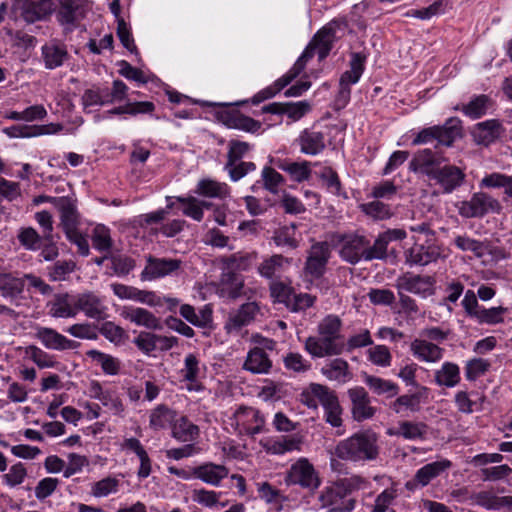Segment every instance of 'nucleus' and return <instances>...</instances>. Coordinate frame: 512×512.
I'll return each mask as SVG.
<instances>
[{
  "mask_svg": "<svg viewBox=\"0 0 512 512\" xmlns=\"http://www.w3.org/2000/svg\"><path fill=\"white\" fill-rule=\"evenodd\" d=\"M380 451L378 434L372 429H365L339 441L333 455L347 462L366 463L376 461Z\"/></svg>",
  "mask_w": 512,
  "mask_h": 512,
  "instance_id": "f257e3e1",
  "label": "nucleus"
},
{
  "mask_svg": "<svg viewBox=\"0 0 512 512\" xmlns=\"http://www.w3.org/2000/svg\"><path fill=\"white\" fill-rule=\"evenodd\" d=\"M342 326V320L338 315L325 316L317 326L319 337H308L305 341V350L316 358L340 355L344 350Z\"/></svg>",
  "mask_w": 512,
  "mask_h": 512,
  "instance_id": "f03ea898",
  "label": "nucleus"
},
{
  "mask_svg": "<svg viewBox=\"0 0 512 512\" xmlns=\"http://www.w3.org/2000/svg\"><path fill=\"white\" fill-rule=\"evenodd\" d=\"M461 121L451 117L443 125H434L422 129L412 140V145L428 144L437 141L438 146L450 147L461 136Z\"/></svg>",
  "mask_w": 512,
  "mask_h": 512,
  "instance_id": "7ed1b4c3",
  "label": "nucleus"
},
{
  "mask_svg": "<svg viewBox=\"0 0 512 512\" xmlns=\"http://www.w3.org/2000/svg\"><path fill=\"white\" fill-rule=\"evenodd\" d=\"M228 423L238 435L254 437L265 432L266 420L257 408L242 405L235 409Z\"/></svg>",
  "mask_w": 512,
  "mask_h": 512,
  "instance_id": "20e7f679",
  "label": "nucleus"
},
{
  "mask_svg": "<svg viewBox=\"0 0 512 512\" xmlns=\"http://www.w3.org/2000/svg\"><path fill=\"white\" fill-rule=\"evenodd\" d=\"M89 9L87 0H58L55 17L65 33L74 31L85 18Z\"/></svg>",
  "mask_w": 512,
  "mask_h": 512,
  "instance_id": "39448f33",
  "label": "nucleus"
},
{
  "mask_svg": "<svg viewBox=\"0 0 512 512\" xmlns=\"http://www.w3.org/2000/svg\"><path fill=\"white\" fill-rule=\"evenodd\" d=\"M458 213L464 218H482L489 213H500V202L485 192H476L470 199L456 205Z\"/></svg>",
  "mask_w": 512,
  "mask_h": 512,
  "instance_id": "423d86ee",
  "label": "nucleus"
},
{
  "mask_svg": "<svg viewBox=\"0 0 512 512\" xmlns=\"http://www.w3.org/2000/svg\"><path fill=\"white\" fill-rule=\"evenodd\" d=\"M145 260L146 265L140 274L142 281L177 275L183 266V261L178 258H158L149 254L145 256Z\"/></svg>",
  "mask_w": 512,
  "mask_h": 512,
  "instance_id": "0eeeda50",
  "label": "nucleus"
},
{
  "mask_svg": "<svg viewBox=\"0 0 512 512\" xmlns=\"http://www.w3.org/2000/svg\"><path fill=\"white\" fill-rule=\"evenodd\" d=\"M436 280L430 275L412 274L407 272L397 277L395 287L397 291L413 293L421 298L435 294Z\"/></svg>",
  "mask_w": 512,
  "mask_h": 512,
  "instance_id": "6e6552de",
  "label": "nucleus"
},
{
  "mask_svg": "<svg viewBox=\"0 0 512 512\" xmlns=\"http://www.w3.org/2000/svg\"><path fill=\"white\" fill-rule=\"evenodd\" d=\"M405 263L409 266H426L436 262L441 256V249L432 239L420 243L419 239L405 251Z\"/></svg>",
  "mask_w": 512,
  "mask_h": 512,
  "instance_id": "1a4fd4ad",
  "label": "nucleus"
},
{
  "mask_svg": "<svg viewBox=\"0 0 512 512\" xmlns=\"http://www.w3.org/2000/svg\"><path fill=\"white\" fill-rule=\"evenodd\" d=\"M331 256L330 246L327 242H316L308 250L304 265L306 275L314 279L322 277Z\"/></svg>",
  "mask_w": 512,
  "mask_h": 512,
  "instance_id": "9d476101",
  "label": "nucleus"
},
{
  "mask_svg": "<svg viewBox=\"0 0 512 512\" xmlns=\"http://www.w3.org/2000/svg\"><path fill=\"white\" fill-rule=\"evenodd\" d=\"M311 391L323 406L326 421L333 427H339L342 424V409L334 392L321 384H311Z\"/></svg>",
  "mask_w": 512,
  "mask_h": 512,
  "instance_id": "9b49d317",
  "label": "nucleus"
},
{
  "mask_svg": "<svg viewBox=\"0 0 512 512\" xmlns=\"http://www.w3.org/2000/svg\"><path fill=\"white\" fill-rule=\"evenodd\" d=\"M319 502L326 512H349L355 508V499L347 498L340 486L335 482L321 491Z\"/></svg>",
  "mask_w": 512,
  "mask_h": 512,
  "instance_id": "f8f14e48",
  "label": "nucleus"
},
{
  "mask_svg": "<svg viewBox=\"0 0 512 512\" xmlns=\"http://www.w3.org/2000/svg\"><path fill=\"white\" fill-rule=\"evenodd\" d=\"M339 255L345 262L355 265L361 260L365 261L368 248V238L360 234H347L341 238Z\"/></svg>",
  "mask_w": 512,
  "mask_h": 512,
  "instance_id": "ddd939ff",
  "label": "nucleus"
},
{
  "mask_svg": "<svg viewBox=\"0 0 512 512\" xmlns=\"http://www.w3.org/2000/svg\"><path fill=\"white\" fill-rule=\"evenodd\" d=\"M352 418L357 422L372 419L377 409L371 405V398L364 387L356 386L348 390Z\"/></svg>",
  "mask_w": 512,
  "mask_h": 512,
  "instance_id": "4468645a",
  "label": "nucleus"
},
{
  "mask_svg": "<svg viewBox=\"0 0 512 512\" xmlns=\"http://www.w3.org/2000/svg\"><path fill=\"white\" fill-rule=\"evenodd\" d=\"M75 305L77 313L81 311L90 319L104 320L107 318L108 308L104 298L94 292H84L75 296Z\"/></svg>",
  "mask_w": 512,
  "mask_h": 512,
  "instance_id": "2eb2a0df",
  "label": "nucleus"
},
{
  "mask_svg": "<svg viewBox=\"0 0 512 512\" xmlns=\"http://www.w3.org/2000/svg\"><path fill=\"white\" fill-rule=\"evenodd\" d=\"M431 180L442 188L443 193L450 194L463 184L465 173L458 166L445 161L437 169Z\"/></svg>",
  "mask_w": 512,
  "mask_h": 512,
  "instance_id": "dca6fc26",
  "label": "nucleus"
},
{
  "mask_svg": "<svg viewBox=\"0 0 512 512\" xmlns=\"http://www.w3.org/2000/svg\"><path fill=\"white\" fill-rule=\"evenodd\" d=\"M51 203L60 212L59 226L64 234L76 230L80 225V215L77 211L76 200L70 197L51 198Z\"/></svg>",
  "mask_w": 512,
  "mask_h": 512,
  "instance_id": "f3484780",
  "label": "nucleus"
},
{
  "mask_svg": "<svg viewBox=\"0 0 512 512\" xmlns=\"http://www.w3.org/2000/svg\"><path fill=\"white\" fill-rule=\"evenodd\" d=\"M443 162H445L444 158L439 157L431 149L426 148L414 154L409 162V170L425 175L431 180Z\"/></svg>",
  "mask_w": 512,
  "mask_h": 512,
  "instance_id": "a211bd4d",
  "label": "nucleus"
},
{
  "mask_svg": "<svg viewBox=\"0 0 512 512\" xmlns=\"http://www.w3.org/2000/svg\"><path fill=\"white\" fill-rule=\"evenodd\" d=\"M286 482L306 488H316L319 485L314 467L306 458L299 459L291 466L286 476Z\"/></svg>",
  "mask_w": 512,
  "mask_h": 512,
  "instance_id": "6ab92c4d",
  "label": "nucleus"
},
{
  "mask_svg": "<svg viewBox=\"0 0 512 512\" xmlns=\"http://www.w3.org/2000/svg\"><path fill=\"white\" fill-rule=\"evenodd\" d=\"M63 130L60 123L45 125H13L3 129V132L10 138H32L41 135H51Z\"/></svg>",
  "mask_w": 512,
  "mask_h": 512,
  "instance_id": "aec40b11",
  "label": "nucleus"
},
{
  "mask_svg": "<svg viewBox=\"0 0 512 512\" xmlns=\"http://www.w3.org/2000/svg\"><path fill=\"white\" fill-rule=\"evenodd\" d=\"M21 17L27 23L46 20L55 10L52 0H24L21 4Z\"/></svg>",
  "mask_w": 512,
  "mask_h": 512,
  "instance_id": "412c9836",
  "label": "nucleus"
},
{
  "mask_svg": "<svg viewBox=\"0 0 512 512\" xmlns=\"http://www.w3.org/2000/svg\"><path fill=\"white\" fill-rule=\"evenodd\" d=\"M35 337L43 344L45 348L50 350H73L80 345L78 342L70 340L64 335L60 334L55 329L48 327H38L36 329Z\"/></svg>",
  "mask_w": 512,
  "mask_h": 512,
  "instance_id": "4be33fe9",
  "label": "nucleus"
},
{
  "mask_svg": "<svg viewBox=\"0 0 512 512\" xmlns=\"http://www.w3.org/2000/svg\"><path fill=\"white\" fill-rule=\"evenodd\" d=\"M410 352L420 362L434 364L443 359L445 349L426 339L416 338L410 343Z\"/></svg>",
  "mask_w": 512,
  "mask_h": 512,
  "instance_id": "5701e85b",
  "label": "nucleus"
},
{
  "mask_svg": "<svg viewBox=\"0 0 512 512\" xmlns=\"http://www.w3.org/2000/svg\"><path fill=\"white\" fill-rule=\"evenodd\" d=\"M67 46L59 40H51L41 47V59L46 69L61 67L69 59Z\"/></svg>",
  "mask_w": 512,
  "mask_h": 512,
  "instance_id": "b1692460",
  "label": "nucleus"
},
{
  "mask_svg": "<svg viewBox=\"0 0 512 512\" xmlns=\"http://www.w3.org/2000/svg\"><path fill=\"white\" fill-rule=\"evenodd\" d=\"M259 311V306L256 302H247L240 306V308L231 314L225 323V330L228 334L238 333L244 327L249 325L255 318Z\"/></svg>",
  "mask_w": 512,
  "mask_h": 512,
  "instance_id": "393cba45",
  "label": "nucleus"
},
{
  "mask_svg": "<svg viewBox=\"0 0 512 512\" xmlns=\"http://www.w3.org/2000/svg\"><path fill=\"white\" fill-rule=\"evenodd\" d=\"M120 315L137 326H143L152 330H159L162 328L160 319L152 312L141 307L124 306Z\"/></svg>",
  "mask_w": 512,
  "mask_h": 512,
  "instance_id": "a878e982",
  "label": "nucleus"
},
{
  "mask_svg": "<svg viewBox=\"0 0 512 512\" xmlns=\"http://www.w3.org/2000/svg\"><path fill=\"white\" fill-rule=\"evenodd\" d=\"M428 426L423 422L400 421L397 426L388 428L386 434L392 437H401L405 440H423L426 437Z\"/></svg>",
  "mask_w": 512,
  "mask_h": 512,
  "instance_id": "bb28decb",
  "label": "nucleus"
},
{
  "mask_svg": "<svg viewBox=\"0 0 512 512\" xmlns=\"http://www.w3.org/2000/svg\"><path fill=\"white\" fill-rule=\"evenodd\" d=\"M258 259L256 251H238L220 258L222 268L235 273L250 270Z\"/></svg>",
  "mask_w": 512,
  "mask_h": 512,
  "instance_id": "cd10ccee",
  "label": "nucleus"
},
{
  "mask_svg": "<svg viewBox=\"0 0 512 512\" xmlns=\"http://www.w3.org/2000/svg\"><path fill=\"white\" fill-rule=\"evenodd\" d=\"M192 474L207 484L219 486L220 482L228 476L229 470L224 465L208 462L192 468Z\"/></svg>",
  "mask_w": 512,
  "mask_h": 512,
  "instance_id": "c85d7f7f",
  "label": "nucleus"
},
{
  "mask_svg": "<svg viewBox=\"0 0 512 512\" xmlns=\"http://www.w3.org/2000/svg\"><path fill=\"white\" fill-rule=\"evenodd\" d=\"M220 287L222 295L232 300L246 295L243 277L238 273L224 268H222L220 276Z\"/></svg>",
  "mask_w": 512,
  "mask_h": 512,
  "instance_id": "c756f323",
  "label": "nucleus"
},
{
  "mask_svg": "<svg viewBox=\"0 0 512 512\" xmlns=\"http://www.w3.org/2000/svg\"><path fill=\"white\" fill-rule=\"evenodd\" d=\"M300 151L306 155H317L321 153L325 147V136L322 132L305 129L297 138Z\"/></svg>",
  "mask_w": 512,
  "mask_h": 512,
  "instance_id": "7c9ffc66",
  "label": "nucleus"
},
{
  "mask_svg": "<svg viewBox=\"0 0 512 512\" xmlns=\"http://www.w3.org/2000/svg\"><path fill=\"white\" fill-rule=\"evenodd\" d=\"M123 451L133 452L137 455L140 461V467L138 470L139 478H147L151 474V459L146 452L141 442L134 437L125 438L120 445Z\"/></svg>",
  "mask_w": 512,
  "mask_h": 512,
  "instance_id": "2f4dec72",
  "label": "nucleus"
},
{
  "mask_svg": "<svg viewBox=\"0 0 512 512\" xmlns=\"http://www.w3.org/2000/svg\"><path fill=\"white\" fill-rule=\"evenodd\" d=\"M221 119L229 128L239 129L250 133H255L261 128V123L259 121L246 116L237 110L222 113Z\"/></svg>",
  "mask_w": 512,
  "mask_h": 512,
  "instance_id": "473e14b6",
  "label": "nucleus"
},
{
  "mask_svg": "<svg viewBox=\"0 0 512 512\" xmlns=\"http://www.w3.org/2000/svg\"><path fill=\"white\" fill-rule=\"evenodd\" d=\"M272 367V361L262 348L254 347L251 349L243 364V369L253 374H266Z\"/></svg>",
  "mask_w": 512,
  "mask_h": 512,
  "instance_id": "72a5a7b5",
  "label": "nucleus"
},
{
  "mask_svg": "<svg viewBox=\"0 0 512 512\" xmlns=\"http://www.w3.org/2000/svg\"><path fill=\"white\" fill-rule=\"evenodd\" d=\"M451 466L452 463L448 459L428 463L416 471L414 481L420 486L425 487Z\"/></svg>",
  "mask_w": 512,
  "mask_h": 512,
  "instance_id": "f704fd0d",
  "label": "nucleus"
},
{
  "mask_svg": "<svg viewBox=\"0 0 512 512\" xmlns=\"http://www.w3.org/2000/svg\"><path fill=\"white\" fill-rule=\"evenodd\" d=\"M277 168L287 172L291 179L296 182L308 180L311 176L310 163L308 161L292 162L288 159H271Z\"/></svg>",
  "mask_w": 512,
  "mask_h": 512,
  "instance_id": "c9c22d12",
  "label": "nucleus"
},
{
  "mask_svg": "<svg viewBox=\"0 0 512 512\" xmlns=\"http://www.w3.org/2000/svg\"><path fill=\"white\" fill-rule=\"evenodd\" d=\"M362 379L366 386L375 395L392 398L399 393V386L391 380L383 379L368 373H363Z\"/></svg>",
  "mask_w": 512,
  "mask_h": 512,
  "instance_id": "e433bc0d",
  "label": "nucleus"
},
{
  "mask_svg": "<svg viewBox=\"0 0 512 512\" xmlns=\"http://www.w3.org/2000/svg\"><path fill=\"white\" fill-rule=\"evenodd\" d=\"M321 373L329 380L340 384L348 382L352 378L349 364L342 358H335L321 368Z\"/></svg>",
  "mask_w": 512,
  "mask_h": 512,
  "instance_id": "4c0bfd02",
  "label": "nucleus"
},
{
  "mask_svg": "<svg viewBox=\"0 0 512 512\" xmlns=\"http://www.w3.org/2000/svg\"><path fill=\"white\" fill-rule=\"evenodd\" d=\"M49 315L54 318H74L77 315L75 298L68 294H59L49 304Z\"/></svg>",
  "mask_w": 512,
  "mask_h": 512,
  "instance_id": "58836bf2",
  "label": "nucleus"
},
{
  "mask_svg": "<svg viewBox=\"0 0 512 512\" xmlns=\"http://www.w3.org/2000/svg\"><path fill=\"white\" fill-rule=\"evenodd\" d=\"M24 279L0 269V293L11 301L19 298L24 291Z\"/></svg>",
  "mask_w": 512,
  "mask_h": 512,
  "instance_id": "ea45409f",
  "label": "nucleus"
},
{
  "mask_svg": "<svg viewBox=\"0 0 512 512\" xmlns=\"http://www.w3.org/2000/svg\"><path fill=\"white\" fill-rule=\"evenodd\" d=\"M460 380V368L453 362H444L434 372V381L440 387L453 388L460 383Z\"/></svg>",
  "mask_w": 512,
  "mask_h": 512,
  "instance_id": "a19ab883",
  "label": "nucleus"
},
{
  "mask_svg": "<svg viewBox=\"0 0 512 512\" xmlns=\"http://www.w3.org/2000/svg\"><path fill=\"white\" fill-rule=\"evenodd\" d=\"M291 260L280 254L272 255L264 259L258 266V273L267 279H272L281 272L285 266H288Z\"/></svg>",
  "mask_w": 512,
  "mask_h": 512,
  "instance_id": "79ce46f5",
  "label": "nucleus"
},
{
  "mask_svg": "<svg viewBox=\"0 0 512 512\" xmlns=\"http://www.w3.org/2000/svg\"><path fill=\"white\" fill-rule=\"evenodd\" d=\"M181 316L196 327H207L212 322V309L206 305L198 313L189 304L180 307Z\"/></svg>",
  "mask_w": 512,
  "mask_h": 512,
  "instance_id": "37998d69",
  "label": "nucleus"
},
{
  "mask_svg": "<svg viewBox=\"0 0 512 512\" xmlns=\"http://www.w3.org/2000/svg\"><path fill=\"white\" fill-rule=\"evenodd\" d=\"M172 436L181 442H190L199 436V428L190 422L187 417L182 416L174 420Z\"/></svg>",
  "mask_w": 512,
  "mask_h": 512,
  "instance_id": "c03bdc74",
  "label": "nucleus"
},
{
  "mask_svg": "<svg viewBox=\"0 0 512 512\" xmlns=\"http://www.w3.org/2000/svg\"><path fill=\"white\" fill-rule=\"evenodd\" d=\"M501 124L497 120H487L476 125L474 137L480 144L488 145L499 137Z\"/></svg>",
  "mask_w": 512,
  "mask_h": 512,
  "instance_id": "a18cd8bd",
  "label": "nucleus"
},
{
  "mask_svg": "<svg viewBox=\"0 0 512 512\" xmlns=\"http://www.w3.org/2000/svg\"><path fill=\"white\" fill-rule=\"evenodd\" d=\"M481 188H503L507 199L512 198V176L493 172L485 175L479 182Z\"/></svg>",
  "mask_w": 512,
  "mask_h": 512,
  "instance_id": "49530a36",
  "label": "nucleus"
},
{
  "mask_svg": "<svg viewBox=\"0 0 512 512\" xmlns=\"http://www.w3.org/2000/svg\"><path fill=\"white\" fill-rule=\"evenodd\" d=\"M334 38L335 31L331 25L320 29L312 38L311 42L316 46L320 60H323L329 54Z\"/></svg>",
  "mask_w": 512,
  "mask_h": 512,
  "instance_id": "de8ad7c7",
  "label": "nucleus"
},
{
  "mask_svg": "<svg viewBox=\"0 0 512 512\" xmlns=\"http://www.w3.org/2000/svg\"><path fill=\"white\" fill-rule=\"evenodd\" d=\"M195 193L210 198H224L229 194V187L211 179H202L198 182Z\"/></svg>",
  "mask_w": 512,
  "mask_h": 512,
  "instance_id": "09e8293b",
  "label": "nucleus"
},
{
  "mask_svg": "<svg viewBox=\"0 0 512 512\" xmlns=\"http://www.w3.org/2000/svg\"><path fill=\"white\" fill-rule=\"evenodd\" d=\"M86 355L99 363L105 374L117 375L119 373L121 362L118 358L95 349L87 351Z\"/></svg>",
  "mask_w": 512,
  "mask_h": 512,
  "instance_id": "8fccbe9b",
  "label": "nucleus"
},
{
  "mask_svg": "<svg viewBox=\"0 0 512 512\" xmlns=\"http://www.w3.org/2000/svg\"><path fill=\"white\" fill-rule=\"evenodd\" d=\"M175 412L167 406L161 404L154 408L149 417L150 427L154 430H160L168 427L175 420Z\"/></svg>",
  "mask_w": 512,
  "mask_h": 512,
  "instance_id": "3c124183",
  "label": "nucleus"
},
{
  "mask_svg": "<svg viewBox=\"0 0 512 512\" xmlns=\"http://www.w3.org/2000/svg\"><path fill=\"white\" fill-rule=\"evenodd\" d=\"M454 245L463 252H472L475 257L481 258L487 251V245L467 234L457 235L453 241Z\"/></svg>",
  "mask_w": 512,
  "mask_h": 512,
  "instance_id": "603ef678",
  "label": "nucleus"
},
{
  "mask_svg": "<svg viewBox=\"0 0 512 512\" xmlns=\"http://www.w3.org/2000/svg\"><path fill=\"white\" fill-rule=\"evenodd\" d=\"M365 56L354 53L350 61V70L344 72L340 78V85L350 86L359 81L364 70Z\"/></svg>",
  "mask_w": 512,
  "mask_h": 512,
  "instance_id": "864d4df0",
  "label": "nucleus"
},
{
  "mask_svg": "<svg viewBox=\"0 0 512 512\" xmlns=\"http://www.w3.org/2000/svg\"><path fill=\"white\" fill-rule=\"evenodd\" d=\"M296 228L297 225L295 223H291L290 225H285L276 230L273 236L275 244L277 246L288 247L290 249L297 248L299 240L296 237Z\"/></svg>",
  "mask_w": 512,
  "mask_h": 512,
  "instance_id": "5fc2aeb1",
  "label": "nucleus"
},
{
  "mask_svg": "<svg viewBox=\"0 0 512 512\" xmlns=\"http://www.w3.org/2000/svg\"><path fill=\"white\" fill-rule=\"evenodd\" d=\"M261 181L263 188L273 195L280 191V186L284 184V177L270 166H265L261 171Z\"/></svg>",
  "mask_w": 512,
  "mask_h": 512,
  "instance_id": "6e6d98bb",
  "label": "nucleus"
},
{
  "mask_svg": "<svg viewBox=\"0 0 512 512\" xmlns=\"http://www.w3.org/2000/svg\"><path fill=\"white\" fill-rule=\"evenodd\" d=\"M155 109V105L150 101L127 103L124 106L115 107L108 110L106 113L109 115L129 114L137 115L144 113H151Z\"/></svg>",
  "mask_w": 512,
  "mask_h": 512,
  "instance_id": "4d7b16f0",
  "label": "nucleus"
},
{
  "mask_svg": "<svg viewBox=\"0 0 512 512\" xmlns=\"http://www.w3.org/2000/svg\"><path fill=\"white\" fill-rule=\"evenodd\" d=\"M248 142L232 139L228 142L227 162L225 165L232 166L242 161L244 156L251 150Z\"/></svg>",
  "mask_w": 512,
  "mask_h": 512,
  "instance_id": "13d9d810",
  "label": "nucleus"
},
{
  "mask_svg": "<svg viewBox=\"0 0 512 512\" xmlns=\"http://www.w3.org/2000/svg\"><path fill=\"white\" fill-rule=\"evenodd\" d=\"M471 503L487 510H500L501 496L492 491H480L470 496Z\"/></svg>",
  "mask_w": 512,
  "mask_h": 512,
  "instance_id": "bf43d9fd",
  "label": "nucleus"
},
{
  "mask_svg": "<svg viewBox=\"0 0 512 512\" xmlns=\"http://www.w3.org/2000/svg\"><path fill=\"white\" fill-rule=\"evenodd\" d=\"M368 360L380 367H389L392 362V355L389 348L385 345H375L367 350Z\"/></svg>",
  "mask_w": 512,
  "mask_h": 512,
  "instance_id": "052dcab7",
  "label": "nucleus"
},
{
  "mask_svg": "<svg viewBox=\"0 0 512 512\" xmlns=\"http://www.w3.org/2000/svg\"><path fill=\"white\" fill-rule=\"evenodd\" d=\"M388 242L385 237L380 233L375 239L374 243L371 245L370 240L368 239V248L365 254V261L372 260H384L387 258V248Z\"/></svg>",
  "mask_w": 512,
  "mask_h": 512,
  "instance_id": "680f3d73",
  "label": "nucleus"
},
{
  "mask_svg": "<svg viewBox=\"0 0 512 512\" xmlns=\"http://www.w3.org/2000/svg\"><path fill=\"white\" fill-rule=\"evenodd\" d=\"M91 238L94 248L101 252L109 251L113 245L110 230L104 225H97Z\"/></svg>",
  "mask_w": 512,
  "mask_h": 512,
  "instance_id": "e2e57ef3",
  "label": "nucleus"
},
{
  "mask_svg": "<svg viewBox=\"0 0 512 512\" xmlns=\"http://www.w3.org/2000/svg\"><path fill=\"white\" fill-rule=\"evenodd\" d=\"M361 209L375 220L389 219L393 215L390 206L378 200L362 204Z\"/></svg>",
  "mask_w": 512,
  "mask_h": 512,
  "instance_id": "0e129e2a",
  "label": "nucleus"
},
{
  "mask_svg": "<svg viewBox=\"0 0 512 512\" xmlns=\"http://www.w3.org/2000/svg\"><path fill=\"white\" fill-rule=\"evenodd\" d=\"M420 407V397L418 394H405L396 398L391 403V409L400 414L403 410L418 411Z\"/></svg>",
  "mask_w": 512,
  "mask_h": 512,
  "instance_id": "69168bd1",
  "label": "nucleus"
},
{
  "mask_svg": "<svg viewBox=\"0 0 512 512\" xmlns=\"http://www.w3.org/2000/svg\"><path fill=\"white\" fill-rule=\"evenodd\" d=\"M99 332L107 340L116 345L122 343L127 338L126 331L111 321L102 323Z\"/></svg>",
  "mask_w": 512,
  "mask_h": 512,
  "instance_id": "338daca9",
  "label": "nucleus"
},
{
  "mask_svg": "<svg viewBox=\"0 0 512 512\" xmlns=\"http://www.w3.org/2000/svg\"><path fill=\"white\" fill-rule=\"evenodd\" d=\"M224 168L228 172L230 179L233 182H237L249 173L254 172L256 164L251 161H239L232 166L225 165Z\"/></svg>",
  "mask_w": 512,
  "mask_h": 512,
  "instance_id": "774afa93",
  "label": "nucleus"
}]
</instances>
